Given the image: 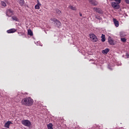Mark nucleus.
<instances>
[{"label":"nucleus","instance_id":"dca6fc26","mask_svg":"<svg viewBox=\"0 0 129 129\" xmlns=\"http://www.w3.org/2000/svg\"><path fill=\"white\" fill-rule=\"evenodd\" d=\"M47 127L48 129H53V124L51 123H49L47 125Z\"/></svg>","mask_w":129,"mask_h":129},{"label":"nucleus","instance_id":"aec40b11","mask_svg":"<svg viewBox=\"0 0 129 129\" xmlns=\"http://www.w3.org/2000/svg\"><path fill=\"white\" fill-rule=\"evenodd\" d=\"M101 38L102 42H105V35L104 34H102Z\"/></svg>","mask_w":129,"mask_h":129},{"label":"nucleus","instance_id":"393cba45","mask_svg":"<svg viewBox=\"0 0 129 129\" xmlns=\"http://www.w3.org/2000/svg\"><path fill=\"white\" fill-rule=\"evenodd\" d=\"M115 1V2H116V4H117L118 5H119V4H120V3H121V0H114Z\"/></svg>","mask_w":129,"mask_h":129},{"label":"nucleus","instance_id":"7ed1b4c3","mask_svg":"<svg viewBox=\"0 0 129 129\" xmlns=\"http://www.w3.org/2000/svg\"><path fill=\"white\" fill-rule=\"evenodd\" d=\"M50 21H52V22H54L55 25L57 27V28H60L62 24H61V22L59 21L57 19L55 18H51L50 19Z\"/></svg>","mask_w":129,"mask_h":129},{"label":"nucleus","instance_id":"9b49d317","mask_svg":"<svg viewBox=\"0 0 129 129\" xmlns=\"http://www.w3.org/2000/svg\"><path fill=\"white\" fill-rule=\"evenodd\" d=\"M90 4L93 5V6H97L98 5V3L94 0H89Z\"/></svg>","mask_w":129,"mask_h":129},{"label":"nucleus","instance_id":"bb28decb","mask_svg":"<svg viewBox=\"0 0 129 129\" xmlns=\"http://www.w3.org/2000/svg\"><path fill=\"white\" fill-rule=\"evenodd\" d=\"M125 2L126 4H129V0H125Z\"/></svg>","mask_w":129,"mask_h":129},{"label":"nucleus","instance_id":"412c9836","mask_svg":"<svg viewBox=\"0 0 129 129\" xmlns=\"http://www.w3.org/2000/svg\"><path fill=\"white\" fill-rule=\"evenodd\" d=\"M1 5L2 7H4V8H5V7H7V4L5 2H2Z\"/></svg>","mask_w":129,"mask_h":129},{"label":"nucleus","instance_id":"cd10ccee","mask_svg":"<svg viewBox=\"0 0 129 129\" xmlns=\"http://www.w3.org/2000/svg\"><path fill=\"white\" fill-rule=\"evenodd\" d=\"M126 56L127 58H129L128 53H126Z\"/></svg>","mask_w":129,"mask_h":129},{"label":"nucleus","instance_id":"423d86ee","mask_svg":"<svg viewBox=\"0 0 129 129\" xmlns=\"http://www.w3.org/2000/svg\"><path fill=\"white\" fill-rule=\"evenodd\" d=\"M6 15L8 17H12L14 15V11H12L11 9H8L6 11Z\"/></svg>","mask_w":129,"mask_h":129},{"label":"nucleus","instance_id":"2eb2a0df","mask_svg":"<svg viewBox=\"0 0 129 129\" xmlns=\"http://www.w3.org/2000/svg\"><path fill=\"white\" fill-rule=\"evenodd\" d=\"M19 4L20 6H24L25 5V0H18Z\"/></svg>","mask_w":129,"mask_h":129},{"label":"nucleus","instance_id":"6e6552de","mask_svg":"<svg viewBox=\"0 0 129 129\" xmlns=\"http://www.w3.org/2000/svg\"><path fill=\"white\" fill-rule=\"evenodd\" d=\"M10 124H13V123L11 121H8L6 123H5L4 126L5 127H7V128H10Z\"/></svg>","mask_w":129,"mask_h":129},{"label":"nucleus","instance_id":"a211bd4d","mask_svg":"<svg viewBox=\"0 0 129 129\" xmlns=\"http://www.w3.org/2000/svg\"><path fill=\"white\" fill-rule=\"evenodd\" d=\"M28 35L29 36H33V31H32V30L29 29L28 30Z\"/></svg>","mask_w":129,"mask_h":129},{"label":"nucleus","instance_id":"c756f323","mask_svg":"<svg viewBox=\"0 0 129 129\" xmlns=\"http://www.w3.org/2000/svg\"><path fill=\"white\" fill-rule=\"evenodd\" d=\"M109 69H110V70H111V68H109Z\"/></svg>","mask_w":129,"mask_h":129},{"label":"nucleus","instance_id":"b1692460","mask_svg":"<svg viewBox=\"0 0 129 129\" xmlns=\"http://www.w3.org/2000/svg\"><path fill=\"white\" fill-rule=\"evenodd\" d=\"M95 18L96 19H97V20H99L100 21H101V20H102V18H101V17H100V16H96Z\"/></svg>","mask_w":129,"mask_h":129},{"label":"nucleus","instance_id":"7c9ffc66","mask_svg":"<svg viewBox=\"0 0 129 129\" xmlns=\"http://www.w3.org/2000/svg\"><path fill=\"white\" fill-rule=\"evenodd\" d=\"M18 34H20V32H18Z\"/></svg>","mask_w":129,"mask_h":129},{"label":"nucleus","instance_id":"f3484780","mask_svg":"<svg viewBox=\"0 0 129 129\" xmlns=\"http://www.w3.org/2000/svg\"><path fill=\"white\" fill-rule=\"evenodd\" d=\"M126 36V34H125V33L124 32H120V37L121 38H124Z\"/></svg>","mask_w":129,"mask_h":129},{"label":"nucleus","instance_id":"f257e3e1","mask_svg":"<svg viewBox=\"0 0 129 129\" xmlns=\"http://www.w3.org/2000/svg\"><path fill=\"white\" fill-rule=\"evenodd\" d=\"M21 103L26 106H32L34 103V100L31 98V97L24 98L22 99Z\"/></svg>","mask_w":129,"mask_h":129},{"label":"nucleus","instance_id":"4468645a","mask_svg":"<svg viewBox=\"0 0 129 129\" xmlns=\"http://www.w3.org/2000/svg\"><path fill=\"white\" fill-rule=\"evenodd\" d=\"M109 52V49L106 48L104 50H102V54H107V53Z\"/></svg>","mask_w":129,"mask_h":129},{"label":"nucleus","instance_id":"1a4fd4ad","mask_svg":"<svg viewBox=\"0 0 129 129\" xmlns=\"http://www.w3.org/2000/svg\"><path fill=\"white\" fill-rule=\"evenodd\" d=\"M93 10L94 11H95V12L98 13L99 14H103V12H102V10L99 8H94Z\"/></svg>","mask_w":129,"mask_h":129},{"label":"nucleus","instance_id":"39448f33","mask_svg":"<svg viewBox=\"0 0 129 129\" xmlns=\"http://www.w3.org/2000/svg\"><path fill=\"white\" fill-rule=\"evenodd\" d=\"M111 5L113 9H115V10H118V9L120 8L119 5L116 3L115 2H112Z\"/></svg>","mask_w":129,"mask_h":129},{"label":"nucleus","instance_id":"6ab92c4d","mask_svg":"<svg viewBox=\"0 0 129 129\" xmlns=\"http://www.w3.org/2000/svg\"><path fill=\"white\" fill-rule=\"evenodd\" d=\"M12 19L14 20V21H16V22H18V21H19V19H18V17H17V16H14L12 17Z\"/></svg>","mask_w":129,"mask_h":129},{"label":"nucleus","instance_id":"f03ea898","mask_svg":"<svg viewBox=\"0 0 129 129\" xmlns=\"http://www.w3.org/2000/svg\"><path fill=\"white\" fill-rule=\"evenodd\" d=\"M90 37V39H91V41L93 42V43H96L98 41V38H97V36L95 35L93 33H91L89 35Z\"/></svg>","mask_w":129,"mask_h":129},{"label":"nucleus","instance_id":"4be33fe9","mask_svg":"<svg viewBox=\"0 0 129 129\" xmlns=\"http://www.w3.org/2000/svg\"><path fill=\"white\" fill-rule=\"evenodd\" d=\"M56 12L57 15H61V11L59 10V9H56Z\"/></svg>","mask_w":129,"mask_h":129},{"label":"nucleus","instance_id":"a878e982","mask_svg":"<svg viewBox=\"0 0 129 129\" xmlns=\"http://www.w3.org/2000/svg\"><path fill=\"white\" fill-rule=\"evenodd\" d=\"M121 41L122 42H126V39H125V38H122V37H121Z\"/></svg>","mask_w":129,"mask_h":129},{"label":"nucleus","instance_id":"f8f14e48","mask_svg":"<svg viewBox=\"0 0 129 129\" xmlns=\"http://www.w3.org/2000/svg\"><path fill=\"white\" fill-rule=\"evenodd\" d=\"M16 31H17V30H16L15 28H12L7 30V33L8 34H12L13 33H15V32H16Z\"/></svg>","mask_w":129,"mask_h":129},{"label":"nucleus","instance_id":"20e7f679","mask_svg":"<svg viewBox=\"0 0 129 129\" xmlns=\"http://www.w3.org/2000/svg\"><path fill=\"white\" fill-rule=\"evenodd\" d=\"M21 123L25 126H31V121L29 120H23L21 121Z\"/></svg>","mask_w":129,"mask_h":129},{"label":"nucleus","instance_id":"0eeeda50","mask_svg":"<svg viewBox=\"0 0 129 129\" xmlns=\"http://www.w3.org/2000/svg\"><path fill=\"white\" fill-rule=\"evenodd\" d=\"M113 22L114 23V25L116 27V28L119 26V22H118V21H117L116 19L113 18Z\"/></svg>","mask_w":129,"mask_h":129},{"label":"nucleus","instance_id":"c85d7f7f","mask_svg":"<svg viewBox=\"0 0 129 129\" xmlns=\"http://www.w3.org/2000/svg\"><path fill=\"white\" fill-rule=\"evenodd\" d=\"M79 15H80V17H82V13H79Z\"/></svg>","mask_w":129,"mask_h":129},{"label":"nucleus","instance_id":"ddd939ff","mask_svg":"<svg viewBox=\"0 0 129 129\" xmlns=\"http://www.w3.org/2000/svg\"><path fill=\"white\" fill-rule=\"evenodd\" d=\"M108 43L110 44V45H114V41L110 37H108Z\"/></svg>","mask_w":129,"mask_h":129},{"label":"nucleus","instance_id":"5701e85b","mask_svg":"<svg viewBox=\"0 0 129 129\" xmlns=\"http://www.w3.org/2000/svg\"><path fill=\"white\" fill-rule=\"evenodd\" d=\"M70 8L73 11H76V7H75L70 6Z\"/></svg>","mask_w":129,"mask_h":129},{"label":"nucleus","instance_id":"9d476101","mask_svg":"<svg viewBox=\"0 0 129 129\" xmlns=\"http://www.w3.org/2000/svg\"><path fill=\"white\" fill-rule=\"evenodd\" d=\"M41 3H40L39 0H37V4L35 6V10H40V7H41Z\"/></svg>","mask_w":129,"mask_h":129}]
</instances>
